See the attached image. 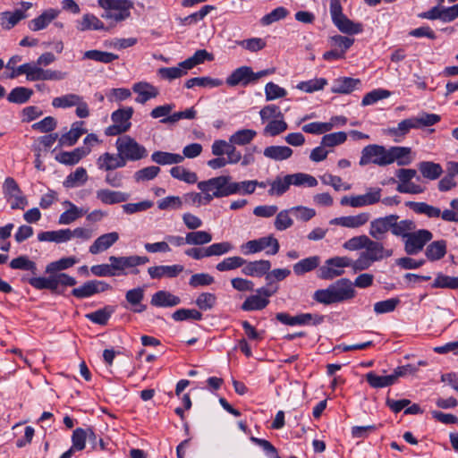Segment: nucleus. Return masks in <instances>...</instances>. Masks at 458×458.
<instances>
[{
    "label": "nucleus",
    "mask_w": 458,
    "mask_h": 458,
    "mask_svg": "<svg viewBox=\"0 0 458 458\" xmlns=\"http://www.w3.org/2000/svg\"><path fill=\"white\" fill-rule=\"evenodd\" d=\"M60 13L58 9L49 8L45 10L39 16L29 22V28L32 31H38L46 29Z\"/></svg>",
    "instance_id": "obj_28"
},
{
    "label": "nucleus",
    "mask_w": 458,
    "mask_h": 458,
    "mask_svg": "<svg viewBox=\"0 0 458 458\" xmlns=\"http://www.w3.org/2000/svg\"><path fill=\"white\" fill-rule=\"evenodd\" d=\"M83 125L84 122L82 121L74 122L72 124L70 131L59 137V146L71 147L75 145L81 135L87 132V130L83 128Z\"/></svg>",
    "instance_id": "obj_27"
},
{
    "label": "nucleus",
    "mask_w": 458,
    "mask_h": 458,
    "mask_svg": "<svg viewBox=\"0 0 458 458\" xmlns=\"http://www.w3.org/2000/svg\"><path fill=\"white\" fill-rule=\"evenodd\" d=\"M68 230L67 228L55 230V231H45L38 233V242H54L56 244L64 243L69 242L68 240Z\"/></svg>",
    "instance_id": "obj_40"
},
{
    "label": "nucleus",
    "mask_w": 458,
    "mask_h": 458,
    "mask_svg": "<svg viewBox=\"0 0 458 458\" xmlns=\"http://www.w3.org/2000/svg\"><path fill=\"white\" fill-rule=\"evenodd\" d=\"M370 219L369 213L362 212L354 216L335 217L330 220V225H339L346 228H359L366 225Z\"/></svg>",
    "instance_id": "obj_19"
},
{
    "label": "nucleus",
    "mask_w": 458,
    "mask_h": 458,
    "mask_svg": "<svg viewBox=\"0 0 458 458\" xmlns=\"http://www.w3.org/2000/svg\"><path fill=\"white\" fill-rule=\"evenodd\" d=\"M320 264V258L318 256H311L301 259L293 265V272L297 276H302L317 268Z\"/></svg>",
    "instance_id": "obj_43"
},
{
    "label": "nucleus",
    "mask_w": 458,
    "mask_h": 458,
    "mask_svg": "<svg viewBox=\"0 0 458 458\" xmlns=\"http://www.w3.org/2000/svg\"><path fill=\"white\" fill-rule=\"evenodd\" d=\"M288 128L286 122L283 118L271 120L263 130V134L275 137L285 131Z\"/></svg>",
    "instance_id": "obj_59"
},
{
    "label": "nucleus",
    "mask_w": 458,
    "mask_h": 458,
    "mask_svg": "<svg viewBox=\"0 0 458 458\" xmlns=\"http://www.w3.org/2000/svg\"><path fill=\"white\" fill-rule=\"evenodd\" d=\"M96 198L105 205H114L129 200L130 194L124 191L110 189H99L96 191Z\"/></svg>",
    "instance_id": "obj_22"
},
{
    "label": "nucleus",
    "mask_w": 458,
    "mask_h": 458,
    "mask_svg": "<svg viewBox=\"0 0 458 458\" xmlns=\"http://www.w3.org/2000/svg\"><path fill=\"white\" fill-rule=\"evenodd\" d=\"M270 189L268 190V195L270 196H282L284 194L291 186V181L289 175L286 174L283 177L277 176L276 179L269 182Z\"/></svg>",
    "instance_id": "obj_46"
},
{
    "label": "nucleus",
    "mask_w": 458,
    "mask_h": 458,
    "mask_svg": "<svg viewBox=\"0 0 458 458\" xmlns=\"http://www.w3.org/2000/svg\"><path fill=\"white\" fill-rule=\"evenodd\" d=\"M109 261L112 263V268L117 276L127 275V270L131 269L132 274H138L139 270L136 269L138 266L144 265L149 262V259L147 256H110Z\"/></svg>",
    "instance_id": "obj_5"
},
{
    "label": "nucleus",
    "mask_w": 458,
    "mask_h": 458,
    "mask_svg": "<svg viewBox=\"0 0 458 458\" xmlns=\"http://www.w3.org/2000/svg\"><path fill=\"white\" fill-rule=\"evenodd\" d=\"M184 267L182 265H159L153 266L148 268V273L152 279H161L164 277L174 278L178 276Z\"/></svg>",
    "instance_id": "obj_20"
},
{
    "label": "nucleus",
    "mask_w": 458,
    "mask_h": 458,
    "mask_svg": "<svg viewBox=\"0 0 458 458\" xmlns=\"http://www.w3.org/2000/svg\"><path fill=\"white\" fill-rule=\"evenodd\" d=\"M26 17V13L20 9L13 12H3L0 13V25L3 30H10Z\"/></svg>",
    "instance_id": "obj_34"
},
{
    "label": "nucleus",
    "mask_w": 458,
    "mask_h": 458,
    "mask_svg": "<svg viewBox=\"0 0 458 458\" xmlns=\"http://www.w3.org/2000/svg\"><path fill=\"white\" fill-rule=\"evenodd\" d=\"M257 188L255 181L248 180L242 182H235L231 176V192L234 194H252Z\"/></svg>",
    "instance_id": "obj_55"
},
{
    "label": "nucleus",
    "mask_w": 458,
    "mask_h": 458,
    "mask_svg": "<svg viewBox=\"0 0 458 458\" xmlns=\"http://www.w3.org/2000/svg\"><path fill=\"white\" fill-rule=\"evenodd\" d=\"M411 129H417L412 117L401 121L396 127H391L386 130L389 136L394 138L395 142H400Z\"/></svg>",
    "instance_id": "obj_35"
},
{
    "label": "nucleus",
    "mask_w": 458,
    "mask_h": 458,
    "mask_svg": "<svg viewBox=\"0 0 458 458\" xmlns=\"http://www.w3.org/2000/svg\"><path fill=\"white\" fill-rule=\"evenodd\" d=\"M333 24L340 32L347 35H356L363 31V25L360 22H355L350 20L346 15L335 21Z\"/></svg>",
    "instance_id": "obj_36"
},
{
    "label": "nucleus",
    "mask_w": 458,
    "mask_h": 458,
    "mask_svg": "<svg viewBox=\"0 0 458 458\" xmlns=\"http://www.w3.org/2000/svg\"><path fill=\"white\" fill-rule=\"evenodd\" d=\"M257 136V131L251 129H241L233 132L229 140L237 146H245L250 144Z\"/></svg>",
    "instance_id": "obj_50"
},
{
    "label": "nucleus",
    "mask_w": 458,
    "mask_h": 458,
    "mask_svg": "<svg viewBox=\"0 0 458 458\" xmlns=\"http://www.w3.org/2000/svg\"><path fill=\"white\" fill-rule=\"evenodd\" d=\"M360 81L358 79H352L349 77H343L336 79L332 86V92L349 94L353 91L359 85Z\"/></svg>",
    "instance_id": "obj_41"
},
{
    "label": "nucleus",
    "mask_w": 458,
    "mask_h": 458,
    "mask_svg": "<svg viewBox=\"0 0 458 458\" xmlns=\"http://www.w3.org/2000/svg\"><path fill=\"white\" fill-rule=\"evenodd\" d=\"M170 174L174 179L179 181H182L184 182L192 184L195 183L198 180L197 174L194 172H191L183 166H174L170 169Z\"/></svg>",
    "instance_id": "obj_56"
},
{
    "label": "nucleus",
    "mask_w": 458,
    "mask_h": 458,
    "mask_svg": "<svg viewBox=\"0 0 458 458\" xmlns=\"http://www.w3.org/2000/svg\"><path fill=\"white\" fill-rule=\"evenodd\" d=\"M446 253V242L444 240L431 242L426 249L428 259L436 261L441 259Z\"/></svg>",
    "instance_id": "obj_48"
},
{
    "label": "nucleus",
    "mask_w": 458,
    "mask_h": 458,
    "mask_svg": "<svg viewBox=\"0 0 458 458\" xmlns=\"http://www.w3.org/2000/svg\"><path fill=\"white\" fill-rule=\"evenodd\" d=\"M187 244L204 245L212 241V234L207 231H192L186 233Z\"/></svg>",
    "instance_id": "obj_60"
},
{
    "label": "nucleus",
    "mask_w": 458,
    "mask_h": 458,
    "mask_svg": "<svg viewBox=\"0 0 458 458\" xmlns=\"http://www.w3.org/2000/svg\"><path fill=\"white\" fill-rule=\"evenodd\" d=\"M151 160L160 165L180 164L184 160V157L180 154L155 151L151 155Z\"/></svg>",
    "instance_id": "obj_42"
},
{
    "label": "nucleus",
    "mask_w": 458,
    "mask_h": 458,
    "mask_svg": "<svg viewBox=\"0 0 458 458\" xmlns=\"http://www.w3.org/2000/svg\"><path fill=\"white\" fill-rule=\"evenodd\" d=\"M81 96L75 93H68L60 97L54 98L52 100V106L55 108H70L79 104Z\"/></svg>",
    "instance_id": "obj_51"
},
{
    "label": "nucleus",
    "mask_w": 458,
    "mask_h": 458,
    "mask_svg": "<svg viewBox=\"0 0 458 458\" xmlns=\"http://www.w3.org/2000/svg\"><path fill=\"white\" fill-rule=\"evenodd\" d=\"M223 84V81L219 79H215L211 77H194L189 79L185 82V87L187 89H192L196 86L204 87V88H216Z\"/></svg>",
    "instance_id": "obj_53"
},
{
    "label": "nucleus",
    "mask_w": 458,
    "mask_h": 458,
    "mask_svg": "<svg viewBox=\"0 0 458 458\" xmlns=\"http://www.w3.org/2000/svg\"><path fill=\"white\" fill-rule=\"evenodd\" d=\"M88 173L84 167H78L65 178L64 186L74 188L84 184L88 181Z\"/></svg>",
    "instance_id": "obj_47"
},
{
    "label": "nucleus",
    "mask_w": 458,
    "mask_h": 458,
    "mask_svg": "<svg viewBox=\"0 0 458 458\" xmlns=\"http://www.w3.org/2000/svg\"><path fill=\"white\" fill-rule=\"evenodd\" d=\"M269 303L268 299L257 295L248 297L242 305V310L245 311L260 310L265 309Z\"/></svg>",
    "instance_id": "obj_58"
},
{
    "label": "nucleus",
    "mask_w": 458,
    "mask_h": 458,
    "mask_svg": "<svg viewBox=\"0 0 458 458\" xmlns=\"http://www.w3.org/2000/svg\"><path fill=\"white\" fill-rule=\"evenodd\" d=\"M83 60H93L102 64H110L118 59V55L106 51H100L97 49L88 50L84 52Z\"/></svg>",
    "instance_id": "obj_44"
},
{
    "label": "nucleus",
    "mask_w": 458,
    "mask_h": 458,
    "mask_svg": "<svg viewBox=\"0 0 458 458\" xmlns=\"http://www.w3.org/2000/svg\"><path fill=\"white\" fill-rule=\"evenodd\" d=\"M63 205L68 207V209L60 215L58 219L59 225H70L76 221L78 218L81 217L87 212L82 208H78L69 200L64 201Z\"/></svg>",
    "instance_id": "obj_33"
},
{
    "label": "nucleus",
    "mask_w": 458,
    "mask_h": 458,
    "mask_svg": "<svg viewBox=\"0 0 458 458\" xmlns=\"http://www.w3.org/2000/svg\"><path fill=\"white\" fill-rule=\"evenodd\" d=\"M281 323L288 326L295 325H318L324 320L323 316L301 313L296 316H290L288 313L280 312L276 316Z\"/></svg>",
    "instance_id": "obj_13"
},
{
    "label": "nucleus",
    "mask_w": 458,
    "mask_h": 458,
    "mask_svg": "<svg viewBox=\"0 0 458 458\" xmlns=\"http://www.w3.org/2000/svg\"><path fill=\"white\" fill-rule=\"evenodd\" d=\"M97 165L99 170L110 172L118 168H123L126 165L119 152L116 154L105 152L97 159Z\"/></svg>",
    "instance_id": "obj_21"
},
{
    "label": "nucleus",
    "mask_w": 458,
    "mask_h": 458,
    "mask_svg": "<svg viewBox=\"0 0 458 458\" xmlns=\"http://www.w3.org/2000/svg\"><path fill=\"white\" fill-rule=\"evenodd\" d=\"M119 239V234L116 232L105 233L98 237L89 247L91 254H98L109 249Z\"/></svg>",
    "instance_id": "obj_29"
},
{
    "label": "nucleus",
    "mask_w": 458,
    "mask_h": 458,
    "mask_svg": "<svg viewBox=\"0 0 458 458\" xmlns=\"http://www.w3.org/2000/svg\"><path fill=\"white\" fill-rule=\"evenodd\" d=\"M406 206L410 208L413 212L420 215H425L428 218H438L440 217V208L428 205L426 202H415L408 201Z\"/></svg>",
    "instance_id": "obj_37"
},
{
    "label": "nucleus",
    "mask_w": 458,
    "mask_h": 458,
    "mask_svg": "<svg viewBox=\"0 0 458 458\" xmlns=\"http://www.w3.org/2000/svg\"><path fill=\"white\" fill-rule=\"evenodd\" d=\"M399 216L394 215V220L392 226V233L395 236H401L407 239L408 236L415 230L416 225L412 220L404 219L398 221Z\"/></svg>",
    "instance_id": "obj_39"
},
{
    "label": "nucleus",
    "mask_w": 458,
    "mask_h": 458,
    "mask_svg": "<svg viewBox=\"0 0 458 458\" xmlns=\"http://www.w3.org/2000/svg\"><path fill=\"white\" fill-rule=\"evenodd\" d=\"M394 220V215L386 216L384 217H378L370 222L369 225V235L377 241H381L385 238L386 233L388 231L392 232L393 222Z\"/></svg>",
    "instance_id": "obj_14"
},
{
    "label": "nucleus",
    "mask_w": 458,
    "mask_h": 458,
    "mask_svg": "<svg viewBox=\"0 0 458 458\" xmlns=\"http://www.w3.org/2000/svg\"><path fill=\"white\" fill-rule=\"evenodd\" d=\"M279 249V242L273 234L248 241L240 246L242 253L245 256L262 250H265L267 255L274 256L278 253Z\"/></svg>",
    "instance_id": "obj_3"
},
{
    "label": "nucleus",
    "mask_w": 458,
    "mask_h": 458,
    "mask_svg": "<svg viewBox=\"0 0 458 458\" xmlns=\"http://www.w3.org/2000/svg\"><path fill=\"white\" fill-rule=\"evenodd\" d=\"M133 112L131 106L114 111L111 114L113 124L106 128L105 134L106 136H116L128 131L131 126V119Z\"/></svg>",
    "instance_id": "obj_6"
},
{
    "label": "nucleus",
    "mask_w": 458,
    "mask_h": 458,
    "mask_svg": "<svg viewBox=\"0 0 458 458\" xmlns=\"http://www.w3.org/2000/svg\"><path fill=\"white\" fill-rule=\"evenodd\" d=\"M76 29L79 31L106 30L103 21L92 13H86L81 17V20L77 21Z\"/></svg>",
    "instance_id": "obj_31"
},
{
    "label": "nucleus",
    "mask_w": 458,
    "mask_h": 458,
    "mask_svg": "<svg viewBox=\"0 0 458 458\" xmlns=\"http://www.w3.org/2000/svg\"><path fill=\"white\" fill-rule=\"evenodd\" d=\"M351 259L348 257H334L326 260L325 265L319 268L318 277L330 280L344 274V268L349 267Z\"/></svg>",
    "instance_id": "obj_10"
},
{
    "label": "nucleus",
    "mask_w": 458,
    "mask_h": 458,
    "mask_svg": "<svg viewBox=\"0 0 458 458\" xmlns=\"http://www.w3.org/2000/svg\"><path fill=\"white\" fill-rule=\"evenodd\" d=\"M33 94V90L25 87H16L9 93L7 100L11 103H26Z\"/></svg>",
    "instance_id": "obj_57"
},
{
    "label": "nucleus",
    "mask_w": 458,
    "mask_h": 458,
    "mask_svg": "<svg viewBox=\"0 0 458 458\" xmlns=\"http://www.w3.org/2000/svg\"><path fill=\"white\" fill-rule=\"evenodd\" d=\"M150 303L155 307H174L181 303V299L170 292L161 290L152 295Z\"/></svg>",
    "instance_id": "obj_30"
},
{
    "label": "nucleus",
    "mask_w": 458,
    "mask_h": 458,
    "mask_svg": "<svg viewBox=\"0 0 458 458\" xmlns=\"http://www.w3.org/2000/svg\"><path fill=\"white\" fill-rule=\"evenodd\" d=\"M36 63H29L27 80L38 81H63L67 77V72L57 70L43 69Z\"/></svg>",
    "instance_id": "obj_11"
},
{
    "label": "nucleus",
    "mask_w": 458,
    "mask_h": 458,
    "mask_svg": "<svg viewBox=\"0 0 458 458\" xmlns=\"http://www.w3.org/2000/svg\"><path fill=\"white\" fill-rule=\"evenodd\" d=\"M291 181V185L296 187H316L318 185V180L305 173H295L288 174Z\"/></svg>",
    "instance_id": "obj_52"
},
{
    "label": "nucleus",
    "mask_w": 458,
    "mask_h": 458,
    "mask_svg": "<svg viewBox=\"0 0 458 458\" xmlns=\"http://www.w3.org/2000/svg\"><path fill=\"white\" fill-rule=\"evenodd\" d=\"M382 189L379 187H369L366 192L360 195L344 196L340 204L352 208H362L378 203L381 200Z\"/></svg>",
    "instance_id": "obj_7"
},
{
    "label": "nucleus",
    "mask_w": 458,
    "mask_h": 458,
    "mask_svg": "<svg viewBox=\"0 0 458 458\" xmlns=\"http://www.w3.org/2000/svg\"><path fill=\"white\" fill-rule=\"evenodd\" d=\"M412 118L417 129L432 126L441 120L440 115L425 112L419 114L417 116H412Z\"/></svg>",
    "instance_id": "obj_64"
},
{
    "label": "nucleus",
    "mask_w": 458,
    "mask_h": 458,
    "mask_svg": "<svg viewBox=\"0 0 458 458\" xmlns=\"http://www.w3.org/2000/svg\"><path fill=\"white\" fill-rule=\"evenodd\" d=\"M115 147L125 165L128 161H138L148 155L146 148L130 136L119 137L116 140Z\"/></svg>",
    "instance_id": "obj_4"
},
{
    "label": "nucleus",
    "mask_w": 458,
    "mask_h": 458,
    "mask_svg": "<svg viewBox=\"0 0 458 458\" xmlns=\"http://www.w3.org/2000/svg\"><path fill=\"white\" fill-rule=\"evenodd\" d=\"M91 152L89 147H79L74 148L72 151H63L60 152L55 159L61 164L67 165H73L79 163L83 157L88 156Z\"/></svg>",
    "instance_id": "obj_24"
},
{
    "label": "nucleus",
    "mask_w": 458,
    "mask_h": 458,
    "mask_svg": "<svg viewBox=\"0 0 458 458\" xmlns=\"http://www.w3.org/2000/svg\"><path fill=\"white\" fill-rule=\"evenodd\" d=\"M293 151L287 146H269L264 148L263 154L267 158L283 161L290 158Z\"/></svg>",
    "instance_id": "obj_38"
},
{
    "label": "nucleus",
    "mask_w": 458,
    "mask_h": 458,
    "mask_svg": "<svg viewBox=\"0 0 458 458\" xmlns=\"http://www.w3.org/2000/svg\"><path fill=\"white\" fill-rule=\"evenodd\" d=\"M359 164L361 166L369 164H374L378 166L388 165V148L377 144L366 146L361 151Z\"/></svg>",
    "instance_id": "obj_9"
},
{
    "label": "nucleus",
    "mask_w": 458,
    "mask_h": 458,
    "mask_svg": "<svg viewBox=\"0 0 458 458\" xmlns=\"http://www.w3.org/2000/svg\"><path fill=\"white\" fill-rule=\"evenodd\" d=\"M246 260L240 256H233L225 258L217 263L216 268L220 272L230 271L242 267Z\"/></svg>",
    "instance_id": "obj_63"
},
{
    "label": "nucleus",
    "mask_w": 458,
    "mask_h": 458,
    "mask_svg": "<svg viewBox=\"0 0 458 458\" xmlns=\"http://www.w3.org/2000/svg\"><path fill=\"white\" fill-rule=\"evenodd\" d=\"M431 287L458 289V276H449L442 273H438L434 279Z\"/></svg>",
    "instance_id": "obj_61"
},
{
    "label": "nucleus",
    "mask_w": 458,
    "mask_h": 458,
    "mask_svg": "<svg viewBox=\"0 0 458 458\" xmlns=\"http://www.w3.org/2000/svg\"><path fill=\"white\" fill-rule=\"evenodd\" d=\"M336 302H342L352 299L355 296V290L350 279L342 278L330 284Z\"/></svg>",
    "instance_id": "obj_16"
},
{
    "label": "nucleus",
    "mask_w": 458,
    "mask_h": 458,
    "mask_svg": "<svg viewBox=\"0 0 458 458\" xmlns=\"http://www.w3.org/2000/svg\"><path fill=\"white\" fill-rule=\"evenodd\" d=\"M198 189L211 202L214 199L225 198L232 195L231 175H220L198 182Z\"/></svg>",
    "instance_id": "obj_2"
},
{
    "label": "nucleus",
    "mask_w": 458,
    "mask_h": 458,
    "mask_svg": "<svg viewBox=\"0 0 458 458\" xmlns=\"http://www.w3.org/2000/svg\"><path fill=\"white\" fill-rule=\"evenodd\" d=\"M433 234L427 229L412 231L404 242V250L409 255H415L421 251L427 242L431 241Z\"/></svg>",
    "instance_id": "obj_12"
},
{
    "label": "nucleus",
    "mask_w": 458,
    "mask_h": 458,
    "mask_svg": "<svg viewBox=\"0 0 458 458\" xmlns=\"http://www.w3.org/2000/svg\"><path fill=\"white\" fill-rule=\"evenodd\" d=\"M132 91L138 96L135 101L140 104H145L147 101L158 96L157 88L146 81L136 82L132 85Z\"/></svg>",
    "instance_id": "obj_23"
},
{
    "label": "nucleus",
    "mask_w": 458,
    "mask_h": 458,
    "mask_svg": "<svg viewBox=\"0 0 458 458\" xmlns=\"http://www.w3.org/2000/svg\"><path fill=\"white\" fill-rule=\"evenodd\" d=\"M226 84L230 87L235 86H247L252 83L251 79V67L241 66L235 69L226 79Z\"/></svg>",
    "instance_id": "obj_25"
},
{
    "label": "nucleus",
    "mask_w": 458,
    "mask_h": 458,
    "mask_svg": "<svg viewBox=\"0 0 458 458\" xmlns=\"http://www.w3.org/2000/svg\"><path fill=\"white\" fill-rule=\"evenodd\" d=\"M365 250L363 251L374 263L393 255V250L386 249L382 242L377 240H372L368 237Z\"/></svg>",
    "instance_id": "obj_15"
},
{
    "label": "nucleus",
    "mask_w": 458,
    "mask_h": 458,
    "mask_svg": "<svg viewBox=\"0 0 458 458\" xmlns=\"http://www.w3.org/2000/svg\"><path fill=\"white\" fill-rule=\"evenodd\" d=\"M98 4L104 10L101 17L114 23L129 19L134 8L131 0H98Z\"/></svg>",
    "instance_id": "obj_1"
},
{
    "label": "nucleus",
    "mask_w": 458,
    "mask_h": 458,
    "mask_svg": "<svg viewBox=\"0 0 458 458\" xmlns=\"http://www.w3.org/2000/svg\"><path fill=\"white\" fill-rule=\"evenodd\" d=\"M419 170L424 178L437 180L443 173L442 166L431 161H422L419 164Z\"/></svg>",
    "instance_id": "obj_45"
},
{
    "label": "nucleus",
    "mask_w": 458,
    "mask_h": 458,
    "mask_svg": "<svg viewBox=\"0 0 458 458\" xmlns=\"http://www.w3.org/2000/svg\"><path fill=\"white\" fill-rule=\"evenodd\" d=\"M144 299V290L141 287L131 289L125 293V300L131 306L133 312L140 313L146 310V305L142 304Z\"/></svg>",
    "instance_id": "obj_32"
},
{
    "label": "nucleus",
    "mask_w": 458,
    "mask_h": 458,
    "mask_svg": "<svg viewBox=\"0 0 458 458\" xmlns=\"http://www.w3.org/2000/svg\"><path fill=\"white\" fill-rule=\"evenodd\" d=\"M3 194L12 209H24L28 199L13 177L5 178L3 183Z\"/></svg>",
    "instance_id": "obj_8"
},
{
    "label": "nucleus",
    "mask_w": 458,
    "mask_h": 458,
    "mask_svg": "<svg viewBox=\"0 0 458 458\" xmlns=\"http://www.w3.org/2000/svg\"><path fill=\"white\" fill-rule=\"evenodd\" d=\"M205 60H212L211 55L205 49L197 50L192 56L181 62V66L191 70L194 66L202 64Z\"/></svg>",
    "instance_id": "obj_62"
},
{
    "label": "nucleus",
    "mask_w": 458,
    "mask_h": 458,
    "mask_svg": "<svg viewBox=\"0 0 458 458\" xmlns=\"http://www.w3.org/2000/svg\"><path fill=\"white\" fill-rule=\"evenodd\" d=\"M114 310L111 306H106L103 309H99L94 312L86 314V318L91 322L98 325H106Z\"/></svg>",
    "instance_id": "obj_54"
},
{
    "label": "nucleus",
    "mask_w": 458,
    "mask_h": 458,
    "mask_svg": "<svg viewBox=\"0 0 458 458\" xmlns=\"http://www.w3.org/2000/svg\"><path fill=\"white\" fill-rule=\"evenodd\" d=\"M414 157L409 147L393 146L388 148V165L396 163L399 166L409 165Z\"/></svg>",
    "instance_id": "obj_17"
},
{
    "label": "nucleus",
    "mask_w": 458,
    "mask_h": 458,
    "mask_svg": "<svg viewBox=\"0 0 458 458\" xmlns=\"http://www.w3.org/2000/svg\"><path fill=\"white\" fill-rule=\"evenodd\" d=\"M271 268V263L267 259H259L255 261H247L243 265L242 273L248 276L261 277L267 276Z\"/></svg>",
    "instance_id": "obj_26"
},
{
    "label": "nucleus",
    "mask_w": 458,
    "mask_h": 458,
    "mask_svg": "<svg viewBox=\"0 0 458 458\" xmlns=\"http://www.w3.org/2000/svg\"><path fill=\"white\" fill-rule=\"evenodd\" d=\"M367 382L373 388H382L395 384L393 374L387 376H378L373 371L366 374Z\"/></svg>",
    "instance_id": "obj_49"
},
{
    "label": "nucleus",
    "mask_w": 458,
    "mask_h": 458,
    "mask_svg": "<svg viewBox=\"0 0 458 458\" xmlns=\"http://www.w3.org/2000/svg\"><path fill=\"white\" fill-rule=\"evenodd\" d=\"M110 288V285L103 281H88L78 288L72 291L73 296L82 299L90 297L95 293L105 292Z\"/></svg>",
    "instance_id": "obj_18"
}]
</instances>
